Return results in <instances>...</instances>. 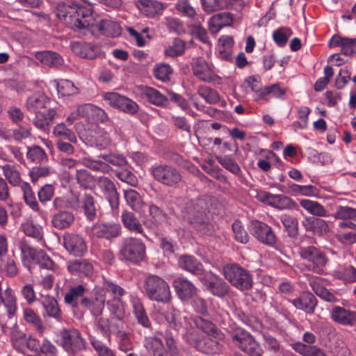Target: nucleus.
Masks as SVG:
<instances>
[{
  "label": "nucleus",
  "mask_w": 356,
  "mask_h": 356,
  "mask_svg": "<svg viewBox=\"0 0 356 356\" xmlns=\"http://www.w3.org/2000/svg\"><path fill=\"white\" fill-rule=\"evenodd\" d=\"M40 302L43 307L42 316L44 318H52L58 322L63 321L61 310L57 300L53 296H42Z\"/></svg>",
  "instance_id": "20"
},
{
  "label": "nucleus",
  "mask_w": 356,
  "mask_h": 356,
  "mask_svg": "<svg viewBox=\"0 0 356 356\" xmlns=\"http://www.w3.org/2000/svg\"><path fill=\"white\" fill-rule=\"evenodd\" d=\"M211 203L209 197H200L187 203L183 211L186 218L198 231L207 233L209 226V209Z\"/></svg>",
  "instance_id": "2"
},
{
  "label": "nucleus",
  "mask_w": 356,
  "mask_h": 356,
  "mask_svg": "<svg viewBox=\"0 0 356 356\" xmlns=\"http://www.w3.org/2000/svg\"><path fill=\"white\" fill-rule=\"evenodd\" d=\"M272 207L279 210L298 209V206L294 200L283 195H275Z\"/></svg>",
  "instance_id": "51"
},
{
  "label": "nucleus",
  "mask_w": 356,
  "mask_h": 356,
  "mask_svg": "<svg viewBox=\"0 0 356 356\" xmlns=\"http://www.w3.org/2000/svg\"><path fill=\"white\" fill-rule=\"evenodd\" d=\"M58 18L66 23L71 29L82 31L84 35L95 33V19L92 15L91 6L78 3L66 4L59 3L56 8Z\"/></svg>",
  "instance_id": "1"
},
{
  "label": "nucleus",
  "mask_w": 356,
  "mask_h": 356,
  "mask_svg": "<svg viewBox=\"0 0 356 356\" xmlns=\"http://www.w3.org/2000/svg\"><path fill=\"white\" fill-rule=\"evenodd\" d=\"M146 257V246L143 241L136 237H127L122 239L118 257L124 262L137 264Z\"/></svg>",
  "instance_id": "3"
},
{
  "label": "nucleus",
  "mask_w": 356,
  "mask_h": 356,
  "mask_svg": "<svg viewBox=\"0 0 356 356\" xmlns=\"http://www.w3.org/2000/svg\"><path fill=\"white\" fill-rule=\"evenodd\" d=\"M124 195L127 204L134 211L140 212L143 207V202L140 194L133 189L124 190Z\"/></svg>",
  "instance_id": "46"
},
{
  "label": "nucleus",
  "mask_w": 356,
  "mask_h": 356,
  "mask_svg": "<svg viewBox=\"0 0 356 356\" xmlns=\"http://www.w3.org/2000/svg\"><path fill=\"white\" fill-rule=\"evenodd\" d=\"M193 74L195 76L206 82L216 81L220 79L212 70V67L202 58H198L193 65Z\"/></svg>",
  "instance_id": "22"
},
{
  "label": "nucleus",
  "mask_w": 356,
  "mask_h": 356,
  "mask_svg": "<svg viewBox=\"0 0 356 356\" xmlns=\"http://www.w3.org/2000/svg\"><path fill=\"white\" fill-rule=\"evenodd\" d=\"M121 232L119 223H105L95 225L93 228V235L97 238L111 240L118 237Z\"/></svg>",
  "instance_id": "25"
},
{
  "label": "nucleus",
  "mask_w": 356,
  "mask_h": 356,
  "mask_svg": "<svg viewBox=\"0 0 356 356\" xmlns=\"http://www.w3.org/2000/svg\"><path fill=\"white\" fill-rule=\"evenodd\" d=\"M144 346L153 356L162 355L163 343L161 339L156 337H147L144 339Z\"/></svg>",
  "instance_id": "49"
},
{
  "label": "nucleus",
  "mask_w": 356,
  "mask_h": 356,
  "mask_svg": "<svg viewBox=\"0 0 356 356\" xmlns=\"http://www.w3.org/2000/svg\"><path fill=\"white\" fill-rule=\"evenodd\" d=\"M179 12L185 19H179V22H184V28L187 29V24L199 22L200 17L195 9L186 1L179 2Z\"/></svg>",
  "instance_id": "35"
},
{
  "label": "nucleus",
  "mask_w": 356,
  "mask_h": 356,
  "mask_svg": "<svg viewBox=\"0 0 356 356\" xmlns=\"http://www.w3.org/2000/svg\"><path fill=\"white\" fill-rule=\"evenodd\" d=\"M130 299L133 307V313L138 323L145 328H150L151 322L140 300L133 296H130Z\"/></svg>",
  "instance_id": "30"
},
{
  "label": "nucleus",
  "mask_w": 356,
  "mask_h": 356,
  "mask_svg": "<svg viewBox=\"0 0 356 356\" xmlns=\"http://www.w3.org/2000/svg\"><path fill=\"white\" fill-rule=\"evenodd\" d=\"M81 202L83 204L82 207L87 219L92 220L97 213V208L93 196L90 194L85 193L82 197Z\"/></svg>",
  "instance_id": "52"
},
{
  "label": "nucleus",
  "mask_w": 356,
  "mask_h": 356,
  "mask_svg": "<svg viewBox=\"0 0 356 356\" xmlns=\"http://www.w3.org/2000/svg\"><path fill=\"white\" fill-rule=\"evenodd\" d=\"M2 304L6 309L8 317L13 318L16 312L17 301L13 291L9 287H7L3 292Z\"/></svg>",
  "instance_id": "42"
},
{
  "label": "nucleus",
  "mask_w": 356,
  "mask_h": 356,
  "mask_svg": "<svg viewBox=\"0 0 356 356\" xmlns=\"http://www.w3.org/2000/svg\"><path fill=\"white\" fill-rule=\"evenodd\" d=\"M121 218L124 227L129 231L141 234L144 236H146L144 234V230L140 222L132 212L124 211Z\"/></svg>",
  "instance_id": "36"
},
{
  "label": "nucleus",
  "mask_w": 356,
  "mask_h": 356,
  "mask_svg": "<svg viewBox=\"0 0 356 356\" xmlns=\"http://www.w3.org/2000/svg\"><path fill=\"white\" fill-rule=\"evenodd\" d=\"M225 278L236 289L243 291L252 288V276L250 272L237 264L225 265L222 269Z\"/></svg>",
  "instance_id": "4"
},
{
  "label": "nucleus",
  "mask_w": 356,
  "mask_h": 356,
  "mask_svg": "<svg viewBox=\"0 0 356 356\" xmlns=\"http://www.w3.org/2000/svg\"><path fill=\"white\" fill-rule=\"evenodd\" d=\"M232 22L233 17L231 13L227 12L218 13L210 19V29L212 31H218L225 26H230Z\"/></svg>",
  "instance_id": "39"
},
{
  "label": "nucleus",
  "mask_w": 356,
  "mask_h": 356,
  "mask_svg": "<svg viewBox=\"0 0 356 356\" xmlns=\"http://www.w3.org/2000/svg\"><path fill=\"white\" fill-rule=\"evenodd\" d=\"M106 302L105 291L103 289H95L93 295L90 297H84L81 300V305L88 309L95 316H99L104 309Z\"/></svg>",
  "instance_id": "11"
},
{
  "label": "nucleus",
  "mask_w": 356,
  "mask_h": 356,
  "mask_svg": "<svg viewBox=\"0 0 356 356\" xmlns=\"http://www.w3.org/2000/svg\"><path fill=\"white\" fill-rule=\"evenodd\" d=\"M49 99L42 93H35L29 97L26 103V107L29 112L38 113L42 112L49 104Z\"/></svg>",
  "instance_id": "32"
},
{
  "label": "nucleus",
  "mask_w": 356,
  "mask_h": 356,
  "mask_svg": "<svg viewBox=\"0 0 356 356\" xmlns=\"http://www.w3.org/2000/svg\"><path fill=\"white\" fill-rule=\"evenodd\" d=\"M197 293V289L189 281L179 278V298L188 300L193 298Z\"/></svg>",
  "instance_id": "53"
},
{
  "label": "nucleus",
  "mask_w": 356,
  "mask_h": 356,
  "mask_svg": "<svg viewBox=\"0 0 356 356\" xmlns=\"http://www.w3.org/2000/svg\"><path fill=\"white\" fill-rule=\"evenodd\" d=\"M63 245L66 250L74 257L83 256L88 250L86 242L79 234H65L63 237Z\"/></svg>",
  "instance_id": "15"
},
{
  "label": "nucleus",
  "mask_w": 356,
  "mask_h": 356,
  "mask_svg": "<svg viewBox=\"0 0 356 356\" xmlns=\"http://www.w3.org/2000/svg\"><path fill=\"white\" fill-rule=\"evenodd\" d=\"M149 172L155 180L163 184L172 186L178 181V172L171 165H154L149 168Z\"/></svg>",
  "instance_id": "12"
},
{
  "label": "nucleus",
  "mask_w": 356,
  "mask_h": 356,
  "mask_svg": "<svg viewBox=\"0 0 356 356\" xmlns=\"http://www.w3.org/2000/svg\"><path fill=\"white\" fill-rule=\"evenodd\" d=\"M22 229L25 235L33 238L36 241H40L43 238L42 227L31 219H26L21 225Z\"/></svg>",
  "instance_id": "40"
},
{
  "label": "nucleus",
  "mask_w": 356,
  "mask_h": 356,
  "mask_svg": "<svg viewBox=\"0 0 356 356\" xmlns=\"http://www.w3.org/2000/svg\"><path fill=\"white\" fill-rule=\"evenodd\" d=\"M97 186L109 202L112 211L117 213L120 204L119 194L113 181L106 177H99Z\"/></svg>",
  "instance_id": "13"
},
{
  "label": "nucleus",
  "mask_w": 356,
  "mask_h": 356,
  "mask_svg": "<svg viewBox=\"0 0 356 356\" xmlns=\"http://www.w3.org/2000/svg\"><path fill=\"white\" fill-rule=\"evenodd\" d=\"M300 205L309 214L318 217L327 216V211L319 202L309 200L301 199L299 200Z\"/></svg>",
  "instance_id": "37"
},
{
  "label": "nucleus",
  "mask_w": 356,
  "mask_h": 356,
  "mask_svg": "<svg viewBox=\"0 0 356 356\" xmlns=\"http://www.w3.org/2000/svg\"><path fill=\"white\" fill-rule=\"evenodd\" d=\"M168 321L170 329L165 332V344L172 356H178L177 349V318L175 315L170 314L166 317Z\"/></svg>",
  "instance_id": "21"
},
{
  "label": "nucleus",
  "mask_w": 356,
  "mask_h": 356,
  "mask_svg": "<svg viewBox=\"0 0 356 356\" xmlns=\"http://www.w3.org/2000/svg\"><path fill=\"white\" fill-rule=\"evenodd\" d=\"M3 175L5 177L6 182L9 183L11 186H19L22 184L21 173L19 171L20 167L15 164L6 163L0 165Z\"/></svg>",
  "instance_id": "29"
},
{
  "label": "nucleus",
  "mask_w": 356,
  "mask_h": 356,
  "mask_svg": "<svg viewBox=\"0 0 356 356\" xmlns=\"http://www.w3.org/2000/svg\"><path fill=\"white\" fill-rule=\"evenodd\" d=\"M95 32L98 31L100 34L115 38L121 34V28L120 25L114 21L104 19H102L99 23L95 22Z\"/></svg>",
  "instance_id": "27"
},
{
  "label": "nucleus",
  "mask_w": 356,
  "mask_h": 356,
  "mask_svg": "<svg viewBox=\"0 0 356 356\" xmlns=\"http://www.w3.org/2000/svg\"><path fill=\"white\" fill-rule=\"evenodd\" d=\"M309 286L321 299L329 302H336L338 298L329 290L322 286V278L314 275H307Z\"/></svg>",
  "instance_id": "24"
},
{
  "label": "nucleus",
  "mask_w": 356,
  "mask_h": 356,
  "mask_svg": "<svg viewBox=\"0 0 356 356\" xmlns=\"http://www.w3.org/2000/svg\"><path fill=\"white\" fill-rule=\"evenodd\" d=\"M53 133L56 137L60 138V140H67L71 143H76L77 141L76 136L74 133L67 128L64 123H60L56 124L54 128Z\"/></svg>",
  "instance_id": "54"
},
{
  "label": "nucleus",
  "mask_w": 356,
  "mask_h": 356,
  "mask_svg": "<svg viewBox=\"0 0 356 356\" xmlns=\"http://www.w3.org/2000/svg\"><path fill=\"white\" fill-rule=\"evenodd\" d=\"M72 50L81 58L90 60L100 57L102 53L99 45L91 42H74L72 44Z\"/></svg>",
  "instance_id": "18"
},
{
  "label": "nucleus",
  "mask_w": 356,
  "mask_h": 356,
  "mask_svg": "<svg viewBox=\"0 0 356 356\" xmlns=\"http://www.w3.org/2000/svg\"><path fill=\"white\" fill-rule=\"evenodd\" d=\"M225 334L221 330L216 331L207 336H204L200 352L208 355H215L221 354L225 350Z\"/></svg>",
  "instance_id": "9"
},
{
  "label": "nucleus",
  "mask_w": 356,
  "mask_h": 356,
  "mask_svg": "<svg viewBox=\"0 0 356 356\" xmlns=\"http://www.w3.org/2000/svg\"><path fill=\"white\" fill-rule=\"evenodd\" d=\"M74 220L72 213L66 211H60L55 213L51 220L52 225L58 229L69 227Z\"/></svg>",
  "instance_id": "38"
},
{
  "label": "nucleus",
  "mask_w": 356,
  "mask_h": 356,
  "mask_svg": "<svg viewBox=\"0 0 356 356\" xmlns=\"http://www.w3.org/2000/svg\"><path fill=\"white\" fill-rule=\"evenodd\" d=\"M35 114L33 124L38 129L43 131L49 130L51 124L57 115L56 111L54 108L44 110L42 112Z\"/></svg>",
  "instance_id": "28"
},
{
  "label": "nucleus",
  "mask_w": 356,
  "mask_h": 356,
  "mask_svg": "<svg viewBox=\"0 0 356 356\" xmlns=\"http://www.w3.org/2000/svg\"><path fill=\"white\" fill-rule=\"evenodd\" d=\"M202 282L213 296L222 298L228 293L229 285L218 275L211 273H206L202 278Z\"/></svg>",
  "instance_id": "14"
},
{
  "label": "nucleus",
  "mask_w": 356,
  "mask_h": 356,
  "mask_svg": "<svg viewBox=\"0 0 356 356\" xmlns=\"http://www.w3.org/2000/svg\"><path fill=\"white\" fill-rule=\"evenodd\" d=\"M288 236L291 238H296L298 234V220L290 215L282 214L280 217Z\"/></svg>",
  "instance_id": "48"
},
{
  "label": "nucleus",
  "mask_w": 356,
  "mask_h": 356,
  "mask_svg": "<svg viewBox=\"0 0 356 356\" xmlns=\"http://www.w3.org/2000/svg\"><path fill=\"white\" fill-rule=\"evenodd\" d=\"M86 291V287L83 284H78L71 287L69 291L65 295V303L70 305L73 307H77L78 299L84 295Z\"/></svg>",
  "instance_id": "45"
},
{
  "label": "nucleus",
  "mask_w": 356,
  "mask_h": 356,
  "mask_svg": "<svg viewBox=\"0 0 356 356\" xmlns=\"http://www.w3.org/2000/svg\"><path fill=\"white\" fill-rule=\"evenodd\" d=\"M198 94L209 104H213L220 100L218 92L207 86H200Z\"/></svg>",
  "instance_id": "62"
},
{
  "label": "nucleus",
  "mask_w": 356,
  "mask_h": 356,
  "mask_svg": "<svg viewBox=\"0 0 356 356\" xmlns=\"http://www.w3.org/2000/svg\"><path fill=\"white\" fill-rule=\"evenodd\" d=\"M95 327L97 332L100 333L108 340H110L111 325L108 318L104 317H95Z\"/></svg>",
  "instance_id": "56"
},
{
  "label": "nucleus",
  "mask_w": 356,
  "mask_h": 356,
  "mask_svg": "<svg viewBox=\"0 0 356 356\" xmlns=\"http://www.w3.org/2000/svg\"><path fill=\"white\" fill-rule=\"evenodd\" d=\"M290 302L296 309L303 310L309 314H314L318 303L316 297L309 291L302 293L299 297Z\"/></svg>",
  "instance_id": "23"
},
{
  "label": "nucleus",
  "mask_w": 356,
  "mask_h": 356,
  "mask_svg": "<svg viewBox=\"0 0 356 356\" xmlns=\"http://www.w3.org/2000/svg\"><path fill=\"white\" fill-rule=\"evenodd\" d=\"M302 259L309 261L307 268L309 270L318 275L324 273V268L328 262L325 253L314 246L302 247L299 250Z\"/></svg>",
  "instance_id": "7"
},
{
  "label": "nucleus",
  "mask_w": 356,
  "mask_h": 356,
  "mask_svg": "<svg viewBox=\"0 0 356 356\" xmlns=\"http://www.w3.org/2000/svg\"><path fill=\"white\" fill-rule=\"evenodd\" d=\"M229 334L232 342L243 353L250 356H262L263 350L260 344L244 329L234 328Z\"/></svg>",
  "instance_id": "5"
},
{
  "label": "nucleus",
  "mask_w": 356,
  "mask_h": 356,
  "mask_svg": "<svg viewBox=\"0 0 356 356\" xmlns=\"http://www.w3.org/2000/svg\"><path fill=\"white\" fill-rule=\"evenodd\" d=\"M68 272L80 277H90L94 271L93 265L87 259H71L67 262Z\"/></svg>",
  "instance_id": "19"
},
{
  "label": "nucleus",
  "mask_w": 356,
  "mask_h": 356,
  "mask_svg": "<svg viewBox=\"0 0 356 356\" xmlns=\"http://www.w3.org/2000/svg\"><path fill=\"white\" fill-rule=\"evenodd\" d=\"M24 318L31 324L35 330L40 334L44 332V327L40 317L31 308L24 309Z\"/></svg>",
  "instance_id": "50"
},
{
  "label": "nucleus",
  "mask_w": 356,
  "mask_h": 356,
  "mask_svg": "<svg viewBox=\"0 0 356 356\" xmlns=\"http://www.w3.org/2000/svg\"><path fill=\"white\" fill-rule=\"evenodd\" d=\"M292 34L293 32L290 28L280 27L274 31L273 38L278 46L284 47Z\"/></svg>",
  "instance_id": "61"
},
{
  "label": "nucleus",
  "mask_w": 356,
  "mask_h": 356,
  "mask_svg": "<svg viewBox=\"0 0 356 356\" xmlns=\"http://www.w3.org/2000/svg\"><path fill=\"white\" fill-rule=\"evenodd\" d=\"M293 349L302 356H326L323 350L315 345H306L298 342L294 343Z\"/></svg>",
  "instance_id": "44"
},
{
  "label": "nucleus",
  "mask_w": 356,
  "mask_h": 356,
  "mask_svg": "<svg viewBox=\"0 0 356 356\" xmlns=\"http://www.w3.org/2000/svg\"><path fill=\"white\" fill-rule=\"evenodd\" d=\"M79 111L81 118L90 122L105 123L109 120L104 110L92 104L79 105Z\"/></svg>",
  "instance_id": "17"
},
{
  "label": "nucleus",
  "mask_w": 356,
  "mask_h": 356,
  "mask_svg": "<svg viewBox=\"0 0 356 356\" xmlns=\"http://www.w3.org/2000/svg\"><path fill=\"white\" fill-rule=\"evenodd\" d=\"M330 318L339 325L348 327L356 326V312L340 306H334L330 310Z\"/></svg>",
  "instance_id": "16"
},
{
  "label": "nucleus",
  "mask_w": 356,
  "mask_h": 356,
  "mask_svg": "<svg viewBox=\"0 0 356 356\" xmlns=\"http://www.w3.org/2000/svg\"><path fill=\"white\" fill-rule=\"evenodd\" d=\"M95 143L99 149H106L112 144L110 134L103 129H97L95 132Z\"/></svg>",
  "instance_id": "59"
},
{
  "label": "nucleus",
  "mask_w": 356,
  "mask_h": 356,
  "mask_svg": "<svg viewBox=\"0 0 356 356\" xmlns=\"http://www.w3.org/2000/svg\"><path fill=\"white\" fill-rule=\"evenodd\" d=\"M19 186L23 193V200L25 203L33 211H39L40 207L30 184L28 182H22Z\"/></svg>",
  "instance_id": "43"
},
{
  "label": "nucleus",
  "mask_w": 356,
  "mask_h": 356,
  "mask_svg": "<svg viewBox=\"0 0 356 356\" xmlns=\"http://www.w3.org/2000/svg\"><path fill=\"white\" fill-rule=\"evenodd\" d=\"M60 337L59 344L68 353H75L85 347L86 341L76 329H63L60 332Z\"/></svg>",
  "instance_id": "8"
},
{
  "label": "nucleus",
  "mask_w": 356,
  "mask_h": 356,
  "mask_svg": "<svg viewBox=\"0 0 356 356\" xmlns=\"http://www.w3.org/2000/svg\"><path fill=\"white\" fill-rule=\"evenodd\" d=\"M237 316L243 323L248 325L253 330L260 331L261 330L262 323L257 317L254 316L246 315L242 312H238L237 313Z\"/></svg>",
  "instance_id": "64"
},
{
  "label": "nucleus",
  "mask_w": 356,
  "mask_h": 356,
  "mask_svg": "<svg viewBox=\"0 0 356 356\" xmlns=\"http://www.w3.org/2000/svg\"><path fill=\"white\" fill-rule=\"evenodd\" d=\"M250 232L257 241L263 244L274 246L277 243V236L273 229L264 222L252 220L250 222Z\"/></svg>",
  "instance_id": "10"
},
{
  "label": "nucleus",
  "mask_w": 356,
  "mask_h": 356,
  "mask_svg": "<svg viewBox=\"0 0 356 356\" xmlns=\"http://www.w3.org/2000/svg\"><path fill=\"white\" fill-rule=\"evenodd\" d=\"M136 6L141 13L150 17L161 15L164 8L163 3L156 0H138Z\"/></svg>",
  "instance_id": "26"
},
{
  "label": "nucleus",
  "mask_w": 356,
  "mask_h": 356,
  "mask_svg": "<svg viewBox=\"0 0 356 356\" xmlns=\"http://www.w3.org/2000/svg\"><path fill=\"white\" fill-rule=\"evenodd\" d=\"M143 93L149 102L156 106H163L167 102V98L153 88L146 87Z\"/></svg>",
  "instance_id": "55"
},
{
  "label": "nucleus",
  "mask_w": 356,
  "mask_h": 356,
  "mask_svg": "<svg viewBox=\"0 0 356 356\" xmlns=\"http://www.w3.org/2000/svg\"><path fill=\"white\" fill-rule=\"evenodd\" d=\"M286 94V89L281 87L280 83H275L264 88L261 93V99H266L268 95L276 98H282Z\"/></svg>",
  "instance_id": "63"
},
{
  "label": "nucleus",
  "mask_w": 356,
  "mask_h": 356,
  "mask_svg": "<svg viewBox=\"0 0 356 356\" xmlns=\"http://www.w3.org/2000/svg\"><path fill=\"white\" fill-rule=\"evenodd\" d=\"M184 21L179 22V34L182 32L195 35L202 43L211 45L207 31L201 26L200 22L187 24V29L184 28Z\"/></svg>",
  "instance_id": "33"
},
{
  "label": "nucleus",
  "mask_w": 356,
  "mask_h": 356,
  "mask_svg": "<svg viewBox=\"0 0 356 356\" xmlns=\"http://www.w3.org/2000/svg\"><path fill=\"white\" fill-rule=\"evenodd\" d=\"M179 266L193 274L199 275L203 271V266L195 257L184 255L179 258Z\"/></svg>",
  "instance_id": "41"
},
{
  "label": "nucleus",
  "mask_w": 356,
  "mask_h": 356,
  "mask_svg": "<svg viewBox=\"0 0 356 356\" xmlns=\"http://www.w3.org/2000/svg\"><path fill=\"white\" fill-rule=\"evenodd\" d=\"M49 84L56 89L58 95L60 97L74 95L79 92V89L68 79H54L51 81Z\"/></svg>",
  "instance_id": "31"
},
{
  "label": "nucleus",
  "mask_w": 356,
  "mask_h": 356,
  "mask_svg": "<svg viewBox=\"0 0 356 356\" xmlns=\"http://www.w3.org/2000/svg\"><path fill=\"white\" fill-rule=\"evenodd\" d=\"M216 159L224 168L231 173L236 175H238L241 173V170L239 165L230 156H216Z\"/></svg>",
  "instance_id": "60"
},
{
  "label": "nucleus",
  "mask_w": 356,
  "mask_h": 356,
  "mask_svg": "<svg viewBox=\"0 0 356 356\" xmlns=\"http://www.w3.org/2000/svg\"><path fill=\"white\" fill-rule=\"evenodd\" d=\"M203 337L204 336H201L199 332L194 328L187 330L183 334V339L197 350H199Z\"/></svg>",
  "instance_id": "57"
},
{
  "label": "nucleus",
  "mask_w": 356,
  "mask_h": 356,
  "mask_svg": "<svg viewBox=\"0 0 356 356\" xmlns=\"http://www.w3.org/2000/svg\"><path fill=\"white\" fill-rule=\"evenodd\" d=\"M26 157L35 163H42L47 160V156L44 150L38 145L27 147Z\"/></svg>",
  "instance_id": "58"
},
{
  "label": "nucleus",
  "mask_w": 356,
  "mask_h": 356,
  "mask_svg": "<svg viewBox=\"0 0 356 356\" xmlns=\"http://www.w3.org/2000/svg\"><path fill=\"white\" fill-rule=\"evenodd\" d=\"M22 261L25 266H28V262L31 260L33 262L36 260L40 250L35 249L30 246L26 241L19 243Z\"/></svg>",
  "instance_id": "47"
},
{
  "label": "nucleus",
  "mask_w": 356,
  "mask_h": 356,
  "mask_svg": "<svg viewBox=\"0 0 356 356\" xmlns=\"http://www.w3.org/2000/svg\"><path fill=\"white\" fill-rule=\"evenodd\" d=\"M144 289L145 295L151 300L162 303L170 300L169 286L163 279L157 275L148 276L145 280Z\"/></svg>",
  "instance_id": "6"
},
{
  "label": "nucleus",
  "mask_w": 356,
  "mask_h": 356,
  "mask_svg": "<svg viewBox=\"0 0 356 356\" xmlns=\"http://www.w3.org/2000/svg\"><path fill=\"white\" fill-rule=\"evenodd\" d=\"M35 58L42 64L49 67H58L63 64V59L56 52L51 51H37L34 54Z\"/></svg>",
  "instance_id": "34"
}]
</instances>
